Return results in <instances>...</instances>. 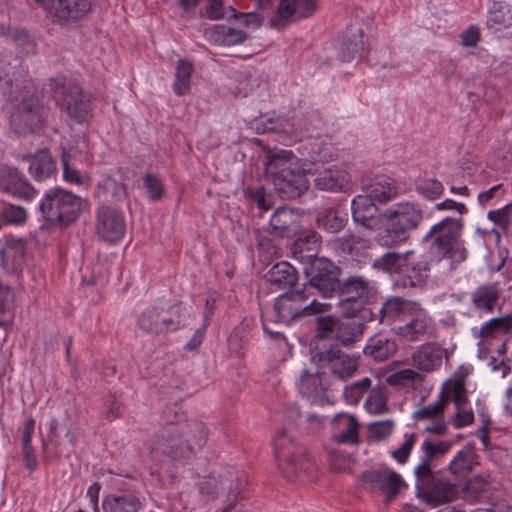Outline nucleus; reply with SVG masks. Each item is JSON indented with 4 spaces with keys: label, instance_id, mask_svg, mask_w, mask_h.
I'll return each mask as SVG.
<instances>
[{
    "label": "nucleus",
    "instance_id": "43",
    "mask_svg": "<svg viewBox=\"0 0 512 512\" xmlns=\"http://www.w3.org/2000/svg\"><path fill=\"white\" fill-rule=\"evenodd\" d=\"M335 247L338 251L345 255L357 257L362 254L363 250L369 248V241L360 236L348 233L340 238H337Z\"/></svg>",
    "mask_w": 512,
    "mask_h": 512
},
{
    "label": "nucleus",
    "instance_id": "60",
    "mask_svg": "<svg viewBox=\"0 0 512 512\" xmlns=\"http://www.w3.org/2000/svg\"><path fill=\"white\" fill-rule=\"evenodd\" d=\"M417 192L423 197L434 200L440 197L444 191V187L437 179H424L417 184Z\"/></svg>",
    "mask_w": 512,
    "mask_h": 512
},
{
    "label": "nucleus",
    "instance_id": "15",
    "mask_svg": "<svg viewBox=\"0 0 512 512\" xmlns=\"http://www.w3.org/2000/svg\"><path fill=\"white\" fill-rule=\"evenodd\" d=\"M339 269L328 259L316 258L309 268H306V275L309 280L308 288L309 296L312 295V289H317L323 297H331L340 288Z\"/></svg>",
    "mask_w": 512,
    "mask_h": 512
},
{
    "label": "nucleus",
    "instance_id": "21",
    "mask_svg": "<svg viewBox=\"0 0 512 512\" xmlns=\"http://www.w3.org/2000/svg\"><path fill=\"white\" fill-rule=\"evenodd\" d=\"M430 273V263L426 255L410 256L404 261L400 274L396 280L397 285L406 287H422Z\"/></svg>",
    "mask_w": 512,
    "mask_h": 512
},
{
    "label": "nucleus",
    "instance_id": "35",
    "mask_svg": "<svg viewBox=\"0 0 512 512\" xmlns=\"http://www.w3.org/2000/svg\"><path fill=\"white\" fill-rule=\"evenodd\" d=\"M487 28L501 32L512 28V8L505 2H494L488 11Z\"/></svg>",
    "mask_w": 512,
    "mask_h": 512
},
{
    "label": "nucleus",
    "instance_id": "52",
    "mask_svg": "<svg viewBox=\"0 0 512 512\" xmlns=\"http://www.w3.org/2000/svg\"><path fill=\"white\" fill-rule=\"evenodd\" d=\"M443 393L456 406H465L467 403L465 382L463 379L447 381L443 386Z\"/></svg>",
    "mask_w": 512,
    "mask_h": 512
},
{
    "label": "nucleus",
    "instance_id": "14",
    "mask_svg": "<svg viewBox=\"0 0 512 512\" xmlns=\"http://www.w3.org/2000/svg\"><path fill=\"white\" fill-rule=\"evenodd\" d=\"M340 290V306L348 317H356L364 312L365 305L373 295L374 287L363 276H350L346 279Z\"/></svg>",
    "mask_w": 512,
    "mask_h": 512
},
{
    "label": "nucleus",
    "instance_id": "31",
    "mask_svg": "<svg viewBox=\"0 0 512 512\" xmlns=\"http://www.w3.org/2000/svg\"><path fill=\"white\" fill-rule=\"evenodd\" d=\"M102 508L104 512H138L142 502L136 494L122 492L105 496Z\"/></svg>",
    "mask_w": 512,
    "mask_h": 512
},
{
    "label": "nucleus",
    "instance_id": "55",
    "mask_svg": "<svg viewBox=\"0 0 512 512\" xmlns=\"http://www.w3.org/2000/svg\"><path fill=\"white\" fill-rule=\"evenodd\" d=\"M371 386V380L368 377H365L357 382L352 383L350 386H347L344 390V397L347 403L351 405H356L363 395L369 391Z\"/></svg>",
    "mask_w": 512,
    "mask_h": 512
},
{
    "label": "nucleus",
    "instance_id": "39",
    "mask_svg": "<svg viewBox=\"0 0 512 512\" xmlns=\"http://www.w3.org/2000/svg\"><path fill=\"white\" fill-rule=\"evenodd\" d=\"M193 71V64L188 59L178 60L174 73V81L172 84L173 92L177 96H184L189 94L191 90V78Z\"/></svg>",
    "mask_w": 512,
    "mask_h": 512
},
{
    "label": "nucleus",
    "instance_id": "56",
    "mask_svg": "<svg viewBox=\"0 0 512 512\" xmlns=\"http://www.w3.org/2000/svg\"><path fill=\"white\" fill-rule=\"evenodd\" d=\"M297 15V0H280L276 17L271 19L273 26H282Z\"/></svg>",
    "mask_w": 512,
    "mask_h": 512
},
{
    "label": "nucleus",
    "instance_id": "46",
    "mask_svg": "<svg viewBox=\"0 0 512 512\" xmlns=\"http://www.w3.org/2000/svg\"><path fill=\"white\" fill-rule=\"evenodd\" d=\"M61 161L63 165V180L72 185L88 189L91 185V178L87 173H83L69 164L68 153L65 148L62 149Z\"/></svg>",
    "mask_w": 512,
    "mask_h": 512
},
{
    "label": "nucleus",
    "instance_id": "23",
    "mask_svg": "<svg viewBox=\"0 0 512 512\" xmlns=\"http://www.w3.org/2000/svg\"><path fill=\"white\" fill-rule=\"evenodd\" d=\"M445 350L435 343L421 345L412 355L413 365L424 372L440 368Z\"/></svg>",
    "mask_w": 512,
    "mask_h": 512
},
{
    "label": "nucleus",
    "instance_id": "61",
    "mask_svg": "<svg viewBox=\"0 0 512 512\" xmlns=\"http://www.w3.org/2000/svg\"><path fill=\"white\" fill-rule=\"evenodd\" d=\"M336 324L337 318L333 316H319L317 318L316 337L319 340L334 338Z\"/></svg>",
    "mask_w": 512,
    "mask_h": 512
},
{
    "label": "nucleus",
    "instance_id": "5",
    "mask_svg": "<svg viewBox=\"0 0 512 512\" xmlns=\"http://www.w3.org/2000/svg\"><path fill=\"white\" fill-rule=\"evenodd\" d=\"M298 158L291 150L275 149L267 152L266 172L273 176L276 189L283 197L294 199L309 188V181L303 171L293 169Z\"/></svg>",
    "mask_w": 512,
    "mask_h": 512
},
{
    "label": "nucleus",
    "instance_id": "28",
    "mask_svg": "<svg viewBox=\"0 0 512 512\" xmlns=\"http://www.w3.org/2000/svg\"><path fill=\"white\" fill-rule=\"evenodd\" d=\"M299 215L286 206L279 207L270 218L272 231L281 237L295 234L299 228Z\"/></svg>",
    "mask_w": 512,
    "mask_h": 512
},
{
    "label": "nucleus",
    "instance_id": "18",
    "mask_svg": "<svg viewBox=\"0 0 512 512\" xmlns=\"http://www.w3.org/2000/svg\"><path fill=\"white\" fill-rule=\"evenodd\" d=\"M361 482L370 491L381 492L387 498L395 497L405 484L398 473L387 467L364 472L361 476Z\"/></svg>",
    "mask_w": 512,
    "mask_h": 512
},
{
    "label": "nucleus",
    "instance_id": "50",
    "mask_svg": "<svg viewBox=\"0 0 512 512\" xmlns=\"http://www.w3.org/2000/svg\"><path fill=\"white\" fill-rule=\"evenodd\" d=\"M96 193H103L106 198L110 197L113 200L119 201L126 196V188L123 183L118 182L114 177L103 175L97 184Z\"/></svg>",
    "mask_w": 512,
    "mask_h": 512
},
{
    "label": "nucleus",
    "instance_id": "24",
    "mask_svg": "<svg viewBox=\"0 0 512 512\" xmlns=\"http://www.w3.org/2000/svg\"><path fill=\"white\" fill-rule=\"evenodd\" d=\"M452 442L448 440L433 441L425 439L421 444L423 457L414 469V474L430 473L432 470V461L445 456L451 449Z\"/></svg>",
    "mask_w": 512,
    "mask_h": 512
},
{
    "label": "nucleus",
    "instance_id": "59",
    "mask_svg": "<svg viewBox=\"0 0 512 512\" xmlns=\"http://www.w3.org/2000/svg\"><path fill=\"white\" fill-rule=\"evenodd\" d=\"M319 387L320 382L318 377L314 374H310L306 369H304L298 383L300 393L309 398L318 393Z\"/></svg>",
    "mask_w": 512,
    "mask_h": 512
},
{
    "label": "nucleus",
    "instance_id": "48",
    "mask_svg": "<svg viewBox=\"0 0 512 512\" xmlns=\"http://www.w3.org/2000/svg\"><path fill=\"white\" fill-rule=\"evenodd\" d=\"M489 481L483 476L477 475L468 479L460 488L463 499L469 502L478 501L486 492Z\"/></svg>",
    "mask_w": 512,
    "mask_h": 512
},
{
    "label": "nucleus",
    "instance_id": "54",
    "mask_svg": "<svg viewBox=\"0 0 512 512\" xmlns=\"http://www.w3.org/2000/svg\"><path fill=\"white\" fill-rule=\"evenodd\" d=\"M364 406L371 414L380 415L385 413L387 411V396L385 392L380 388L369 390Z\"/></svg>",
    "mask_w": 512,
    "mask_h": 512
},
{
    "label": "nucleus",
    "instance_id": "62",
    "mask_svg": "<svg viewBox=\"0 0 512 512\" xmlns=\"http://www.w3.org/2000/svg\"><path fill=\"white\" fill-rule=\"evenodd\" d=\"M13 40L20 52L24 55H33L36 52V43L23 29H15L12 33Z\"/></svg>",
    "mask_w": 512,
    "mask_h": 512
},
{
    "label": "nucleus",
    "instance_id": "25",
    "mask_svg": "<svg viewBox=\"0 0 512 512\" xmlns=\"http://www.w3.org/2000/svg\"><path fill=\"white\" fill-rule=\"evenodd\" d=\"M417 302L403 299L401 297H390L378 311L380 323L390 324L398 322L401 324L406 315L413 309Z\"/></svg>",
    "mask_w": 512,
    "mask_h": 512
},
{
    "label": "nucleus",
    "instance_id": "45",
    "mask_svg": "<svg viewBox=\"0 0 512 512\" xmlns=\"http://www.w3.org/2000/svg\"><path fill=\"white\" fill-rule=\"evenodd\" d=\"M364 51L363 31L357 29L351 38L343 40L339 57L343 62H350L356 57H361Z\"/></svg>",
    "mask_w": 512,
    "mask_h": 512
},
{
    "label": "nucleus",
    "instance_id": "1",
    "mask_svg": "<svg viewBox=\"0 0 512 512\" xmlns=\"http://www.w3.org/2000/svg\"><path fill=\"white\" fill-rule=\"evenodd\" d=\"M0 87L2 93L14 103L11 125L19 133L32 132L43 121L35 86L28 77L27 67L12 55L0 57Z\"/></svg>",
    "mask_w": 512,
    "mask_h": 512
},
{
    "label": "nucleus",
    "instance_id": "41",
    "mask_svg": "<svg viewBox=\"0 0 512 512\" xmlns=\"http://www.w3.org/2000/svg\"><path fill=\"white\" fill-rule=\"evenodd\" d=\"M415 255V250H407L403 253L386 252L374 262V266L390 274H396L399 277L400 269L410 256Z\"/></svg>",
    "mask_w": 512,
    "mask_h": 512
},
{
    "label": "nucleus",
    "instance_id": "16",
    "mask_svg": "<svg viewBox=\"0 0 512 512\" xmlns=\"http://www.w3.org/2000/svg\"><path fill=\"white\" fill-rule=\"evenodd\" d=\"M392 330L407 341H422L432 334L433 321L428 312L417 303L401 324H394Z\"/></svg>",
    "mask_w": 512,
    "mask_h": 512
},
{
    "label": "nucleus",
    "instance_id": "38",
    "mask_svg": "<svg viewBox=\"0 0 512 512\" xmlns=\"http://www.w3.org/2000/svg\"><path fill=\"white\" fill-rule=\"evenodd\" d=\"M396 350L395 341L383 336H374L368 340L363 352L376 361H384L392 356Z\"/></svg>",
    "mask_w": 512,
    "mask_h": 512
},
{
    "label": "nucleus",
    "instance_id": "19",
    "mask_svg": "<svg viewBox=\"0 0 512 512\" xmlns=\"http://www.w3.org/2000/svg\"><path fill=\"white\" fill-rule=\"evenodd\" d=\"M0 191L27 203L32 202L38 195V191L26 177L17 168L10 166L0 170Z\"/></svg>",
    "mask_w": 512,
    "mask_h": 512
},
{
    "label": "nucleus",
    "instance_id": "27",
    "mask_svg": "<svg viewBox=\"0 0 512 512\" xmlns=\"http://www.w3.org/2000/svg\"><path fill=\"white\" fill-rule=\"evenodd\" d=\"M333 439L340 444H356L359 441V423L347 413H340L333 420Z\"/></svg>",
    "mask_w": 512,
    "mask_h": 512
},
{
    "label": "nucleus",
    "instance_id": "36",
    "mask_svg": "<svg viewBox=\"0 0 512 512\" xmlns=\"http://www.w3.org/2000/svg\"><path fill=\"white\" fill-rule=\"evenodd\" d=\"M268 282L280 288L293 286L298 279L296 269L288 262L281 261L274 264L265 275Z\"/></svg>",
    "mask_w": 512,
    "mask_h": 512
},
{
    "label": "nucleus",
    "instance_id": "37",
    "mask_svg": "<svg viewBox=\"0 0 512 512\" xmlns=\"http://www.w3.org/2000/svg\"><path fill=\"white\" fill-rule=\"evenodd\" d=\"M512 333V316L492 318L485 322L479 331L481 343Z\"/></svg>",
    "mask_w": 512,
    "mask_h": 512
},
{
    "label": "nucleus",
    "instance_id": "11",
    "mask_svg": "<svg viewBox=\"0 0 512 512\" xmlns=\"http://www.w3.org/2000/svg\"><path fill=\"white\" fill-rule=\"evenodd\" d=\"M312 358L317 361L320 374L331 375L340 380L350 378L358 368V357L346 354L338 344H317Z\"/></svg>",
    "mask_w": 512,
    "mask_h": 512
},
{
    "label": "nucleus",
    "instance_id": "13",
    "mask_svg": "<svg viewBox=\"0 0 512 512\" xmlns=\"http://www.w3.org/2000/svg\"><path fill=\"white\" fill-rule=\"evenodd\" d=\"M248 485V475L245 471L235 468L228 469L225 474L218 473L204 476L198 483L199 491L203 495L216 497L227 492L238 498Z\"/></svg>",
    "mask_w": 512,
    "mask_h": 512
},
{
    "label": "nucleus",
    "instance_id": "40",
    "mask_svg": "<svg viewBox=\"0 0 512 512\" xmlns=\"http://www.w3.org/2000/svg\"><path fill=\"white\" fill-rule=\"evenodd\" d=\"M253 128L256 130L257 133H265L270 131H281L286 134H291V139L296 140L299 139L302 141V139L305 137L302 130H298V128L295 127L294 123H290L286 121L285 123H275L271 118L262 117L260 119H256L252 123Z\"/></svg>",
    "mask_w": 512,
    "mask_h": 512
},
{
    "label": "nucleus",
    "instance_id": "47",
    "mask_svg": "<svg viewBox=\"0 0 512 512\" xmlns=\"http://www.w3.org/2000/svg\"><path fill=\"white\" fill-rule=\"evenodd\" d=\"M499 293L496 285L479 287L473 294V303L478 309L491 312L499 298Z\"/></svg>",
    "mask_w": 512,
    "mask_h": 512
},
{
    "label": "nucleus",
    "instance_id": "58",
    "mask_svg": "<svg viewBox=\"0 0 512 512\" xmlns=\"http://www.w3.org/2000/svg\"><path fill=\"white\" fill-rule=\"evenodd\" d=\"M143 184L151 201L157 202L162 199L165 192V187L162 180L157 175L147 173L144 176Z\"/></svg>",
    "mask_w": 512,
    "mask_h": 512
},
{
    "label": "nucleus",
    "instance_id": "17",
    "mask_svg": "<svg viewBox=\"0 0 512 512\" xmlns=\"http://www.w3.org/2000/svg\"><path fill=\"white\" fill-rule=\"evenodd\" d=\"M96 231L99 237L106 242L120 241L126 232L124 215L110 206H100L96 211Z\"/></svg>",
    "mask_w": 512,
    "mask_h": 512
},
{
    "label": "nucleus",
    "instance_id": "49",
    "mask_svg": "<svg viewBox=\"0 0 512 512\" xmlns=\"http://www.w3.org/2000/svg\"><path fill=\"white\" fill-rule=\"evenodd\" d=\"M351 318L346 316L344 320L337 319L334 339L343 345L355 342L359 335V326Z\"/></svg>",
    "mask_w": 512,
    "mask_h": 512
},
{
    "label": "nucleus",
    "instance_id": "12",
    "mask_svg": "<svg viewBox=\"0 0 512 512\" xmlns=\"http://www.w3.org/2000/svg\"><path fill=\"white\" fill-rule=\"evenodd\" d=\"M415 475V486L422 498L433 506L454 501L460 494L459 486L449 479L436 476L434 471Z\"/></svg>",
    "mask_w": 512,
    "mask_h": 512
},
{
    "label": "nucleus",
    "instance_id": "44",
    "mask_svg": "<svg viewBox=\"0 0 512 512\" xmlns=\"http://www.w3.org/2000/svg\"><path fill=\"white\" fill-rule=\"evenodd\" d=\"M212 38L218 45L232 46L242 43L246 38V34L239 29L227 25H216L212 29Z\"/></svg>",
    "mask_w": 512,
    "mask_h": 512
},
{
    "label": "nucleus",
    "instance_id": "26",
    "mask_svg": "<svg viewBox=\"0 0 512 512\" xmlns=\"http://www.w3.org/2000/svg\"><path fill=\"white\" fill-rule=\"evenodd\" d=\"M320 190L340 192L346 191L351 184L349 173L341 168H328L321 171L314 180Z\"/></svg>",
    "mask_w": 512,
    "mask_h": 512
},
{
    "label": "nucleus",
    "instance_id": "20",
    "mask_svg": "<svg viewBox=\"0 0 512 512\" xmlns=\"http://www.w3.org/2000/svg\"><path fill=\"white\" fill-rule=\"evenodd\" d=\"M39 4L59 24L76 21L90 10L89 0H44Z\"/></svg>",
    "mask_w": 512,
    "mask_h": 512
},
{
    "label": "nucleus",
    "instance_id": "33",
    "mask_svg": "<svg viewBox=\"0 0 512 512\" xmlns=\"http://www.w3.org/2000/svg\"><path fill=\"white\" fill-rule=\"evenodd\" d=\"M321 245V236L311 231L304 236L299 237L293 246V255L300 261L311 263L317 257Z\"/></svg>",
    "mask_w": 512,
    "mask_h": 512
},
{
    "label": "nucleus",
    "instance_id": "9",
    "mask_svg": "<svg viewBox=\"0 0 512 512\" xmlns=\"http://www.w3.org/2000/svg\"><path fill=\"white\" fill-rule=\"evenodd\" d=\"M86 204L85 199L55 187L45 192L39 202V209L45 221L64 227L78 219Z\"/></svg>",
    "mask_w": 512,
    "mask_h": 512
},
{
    "label": "nucleus",
    "instance_id": "30",
    "mask_svg": "<svg viewBox=\"0 0 512 512\" xmlns=\"http://www.w3.org/2000/svg\"><path fill=\"white\" fill-rule=\"evenodd\" d=\"M348 221L345 207L340 205L326 207L318 212L317 226L329 233H337L344 228Z\"/></svg>",
    "mask_w": 512,
    "mask_h": 512
},
{
    "label": "nucleus",
    "instance_id": "2",
    "mask_svg": "<svg viewBox=\"0 0 512 512\" xmlns=\"http://www.w3.org/2000/svg\"><path fill=\"white\" fill-rule=\"evenodd\" d=\"M175 417L177 421L167 423L150 446V458L156 463L184 462L194 455L196 448L206 443L207 431L203 422L182 420L177 414Z\"/></svg>",
    "mask_w": 512,
    "mask_h": 512
},
{
    "label": "nucleus",
    "instance_id": "29",
    "mask_svg": "<svg viewBox=\"0 0 512 512\" xmlns=\"http://www.w3.org/2000/svg\"><path fill=\"white\" fill-rule=\"evenodd\" d=\"M352 218L366 228H372L376 223L378 208L373 200L365 195H357L351 202Z\"/></svg>",
    "mask_w": 512,
    "mask_h": 512
},
{
    "label": "nucleus",
    "instance_id": "4",
    "mask_svg": "<svg viewBox=\"0 0 512 512\" xmlns=\"http://www.w3.org/2000/svg\"><path fill=\"white\" fill-rule=\"evenodd\" d=\"M330 305L320 303L315 298L310 300L308 288L304 286L280 295L272 307L264 309L262 314L263 329L273 334L267 326L268 317L275 323L289 325L291 321L302 315H316L327 311Z\"/></svg>",
    "mask_w": 512,
    "mask_h": 512
},
{
    "label": "nucleus",
    "instance_id": "64",
    "mask_svg": "<svg viewBox=\"0 0 512 512\" xmlns=\"http://www.w3.org/2000/svg\"><path fill=\"white\" fill-rule=\"evenodd\" d=\"M511 215L512 203H509L501 209L489 211L487 218L498 225L500 228L507 230L510 225Z\"/></svg>",
    "mask_w": 512,
    "mask_h": 512
},
{
    "label": "nucleus",
    "instance_id": "51",
    "mask_svg": "<svg viewBox=\"0 0 512 512\" xmlns=\"http://www.w3.org/2000/svg\"><path fill=\"white\" fill-rule=\"evenodd\" d=\"M0 218L7 225L20 227L26 223L28 212L22 206L4 203L0 210Z\"/></svg>",
    "mask_w": 512,
    "mask_h": 512
},
{
    "label": "nucleus",
    "instance_id": "22",
    "mask_svg": "<svg viewBox=\"0 0 512 512\" xmlns=\"http://www.w3.org/2000/svg\"><path fill=\"white\" fill-rule=\"evenodd\" d=\"M25 258V242L21 239L6 238L0 243V265L8 273L18 272Z\"/></svg>",
    "mask_w": 512,
    "mask_h": 512
},
{
    "label": "nucleus",
    "instance_id": "7",
    "mask_svg": "<svg viewBox=\"0 0 512 512\" xmlns=\"http://www.w3.org/2000/svg\"><path fill=\"white\" fill-rule=\"evenodd\" d=\"M191 315L192 307L182 302L152 305L139 315L137 324L142 331L158 335L185 327Z\"/></svg>",
    "mask_w": 512,
    "mask_h": 512
},
{
    "label": "nucleus",
    "instance_id": "8",
    "mask_svg": "<svg viewBox=\"0 0 512 512\" xmlns=\"http://www.w3.org/2000/svg\"><path fill=\"white\" fill-rule=\"evenodd\" d=\"M49 86L53 99L70 119L79 124L88 123L92 119L91 97L76 83L64 75H58L50 80Z\"/></svg>",
    "mask_w": 512,
    "mask_h": 512
},
{
    "label": "nucleus",
    "instance_id": "34",
    "mask_svg": "<svg viewBox=\"0 0 512 512\" xmlns=\"http://www.w3.org/2000/svg\"><path fill=\"white\" fill-rule=\"evenodd\" d=\"M365 193L373 201L385 203L396 197L397 186L391 177L380 176L365 187Z\"/></svg>",
    "mask_w": 512,
    "mask_h": 512
},
{
    "label": "nucleus",
    "instance_id": "3",
    "mask_svg": "<svg viewBox=\"0 0 512 512\" xmlns=\"http://www.w3.org/2000/svg\"><path fill=\"white\" fill-rule=\"evenodd\" d=\"M382 217L385 223L376 236L377 243L385 248H398L419 228L424 210L419 203L401 201L387 208Z\"/></svg>",
    "mask_w": 512,
    "mask_h": 512
},
{
    "label": "nucleus",
    "instance_id": "10",
    "mask_svg": "<svg viewBox=\"0 0 512 512\" xmlns=\"http://www.w3.org/2000/svg\"><path fill=\"white\" fill-rule=\"evenodd\" d=\"M462 228V219L446 217L431 226L422 241L432 240V246L438 255L448 257L452 264H458L466 259V250L458 240Z\"/></svg>",
    "mask_w": 512,
    "mask_h": 512
},
{
    "label": "nucleus",
    "instance_id": "63",
    "mask_svg": "<svg viewBox=\"0 0 512 512\" xmlns=\"http://www.w3.org/2000/svg\"><path fill=\"white\" fill-rule=\"evenodd\" d=\"M444 405L445 401L443 399L424 405L415 412V418L417 420H426L443 416Z\"/></svg>",
    "mask_w": 512,
    "mask_h": 512
},
{
    "label": "nucleus",
    "instance_id": "42",
    "mask_svg": "<svg viewBox=\"0 0 512 512\" xmlns=\"http://www.w3.org/2000/svg\"><path fill=\"white\" fill-rule=\"evenodd\" d=\"M475 453L473 448L464 447L457 452L448 465L449 471L458 477L466 476L475 466Z\"/></svg>",
    "mask_w": 512,
    "mask_h": 512
},
{
    "label": "nucleus",
    "instance_id": "53",
    "mask_svg": "<svg viewBox=\"0 0 512 512\" xmlns=\"http://www.w3.org/2000/svg\"><path fill=\"white\" fill-rule=\"evenodd\" d=\"M420 378L419 373L407 368L389 374L386 383L395 388H407Z\"/></svg>",
    "mask_w": 512,
    "mask_h": 512
},
{
    "label": "nucleus",
    "instance_id": "32",
    "mask_svg": "<svg viewBox=\"0 0 512 512\" xmlns=\"http://www.w3.org/2000/svg\"><path fill=\"white\" fill-rule=\"evenodd\" d=\"M29 173L36 181H43L56 175V163L47 149L38 151L32 157Z\"/></svg>",
    "mask_w": 512,
    "mask_h": 512
},
{
    "label": "nucleus",
    "instance_id": "57",
    "mask_svg": "<svg viewBox=\"0 0 512 512\" xmlns=\"http://www.w3.org/2000/svg\"><path fill=\"white\" fill-rule=\"evenodd\" d=\"M245 196L250 201L257 204V207L262 212H267L272 208L271 195H268L266 189L263 186L248 187L245 190Z\"/></svg>",
    "mask_w": 512,
    "mask_h": 512
},
{
    "label": "nucleus",
    "instance_id": "6",
    "mask_svg": "<svg viewBox=\"0 0 512 512\" xmlns=\"http://www.w3.org/2000/svg\"><path fill=\"white\" fill-rule=\"evenodd\" d=\"M275 460L279 469L289 480L310 479L316 472L314 461L306 455L304 448L286 429L280 430L273 439Z\"/></svg>",
    "mask_w": 512,
    "mask_h": 512
}]
</instances>
